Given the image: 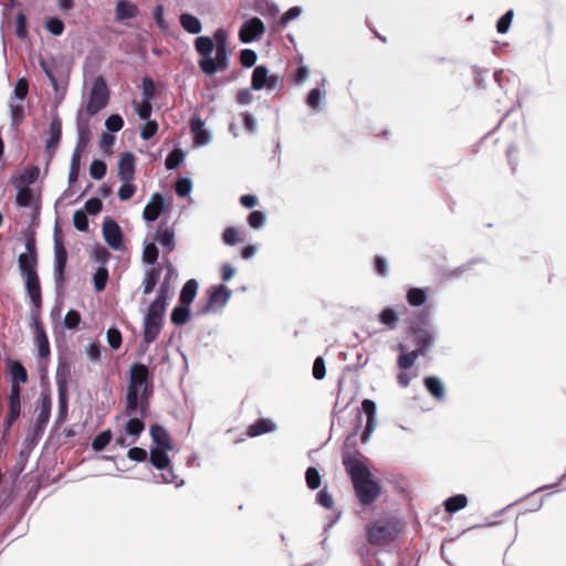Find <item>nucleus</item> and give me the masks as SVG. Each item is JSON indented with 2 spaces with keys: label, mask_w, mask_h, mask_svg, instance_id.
I'll return each instance as SVG.
<instances>
[{
  "label": "nucleus",
  "mask_w": 566,
  "mask_h": 566,
  "mask_svg": "<svg viewBox=\"0 0 566 566\" xmlns=\"http://www.w3.org/2000/svg\"><path fill=\"white\" fill-rule=\"evenodd\" d=\"M151 395L153 378L149 368L142 363H134L129 369L125 415H135L138 407L142 416L147 413Z\"/></svg>",
  "instance_id": "1"
},
{
  "label": "nucleus",
  "mask_w": 566,
  "mask_h": 566,
  "mask_svg": "<svg viewBox=\"0 0 566 566\" xmlns=\"http://www.w3.org/2000/svg\"><path fill=\"white\" fill-rule=\"evenodd\" d=\"M343 465L352 479L359 503L365 506L373 504L379 497L381 486L373 479L368 467L355 455L344 457Z\"/></svg>",
  "instance_id": "2"
},
{
  "label": "nucleus",
  "mask_w": 566,
  "mask_h": 566,
  "mask_svg": "<svg viewBox=\"0 0 566 566\" xmlns=\"http://www.w3.org/2000/svg\"><path fill=\"white\" fill-rule=\"evenodd\" d=\"M403 528L405 523L399 517L382 516L367 524V542L371 546L390 545L403 533Z\"/></svg>",
  "instance_id": "3"
},
{
  "label": "nucleus",
  "mask_w": 566,
  "mask_h": 566,
  "mask_svg": "<svg viewBox=\"0 0 566 566\" xmlns=\"http://www.w3.org/2000/svg\"><path fill=\"white\" fill-rule=\"evenodd\" d=\"M108 101L109 91L107 85L102 76H97L93 82L86 106L84 108H80L76 116L90 120L91 117L95 116L107 106Z\"/></svg>",
  "instance_id": "4"
},
{
  "label": "nucleus",
  "mask_w": 566,
  "mask_h": 566,
  "mask_svg": "<svg viewBox=\"0 0 566 566\" xmlns=\"http://www.w3.org/2000/svg\"><path fill=\"white\" fill-rule=\"evenodd\" d=\"M67 263V252L60 235L59 229L54 230V270L53 279L55 291L57 294H63L65 285V268Z\"/></svg>",
  "instance_id": "5"
},
{
  "label": "nucleus",
  "mask_w": 566,
  "mask_h": 566,
  "mask_svg": "<svg viewBox=\"0 0 566 566\" xmlns=\"http://www.w3.org/2000/svg\"><path fill=\"white\" fill-rule=\"evenodd\" d=\"M231 294V290L223 284L212 286L209 291L206 304L197 310L196 315L202 316L209 313L220 312L229 302Z\"/></svg>",
  "instance_id": "6"
},
{
  "label": "nucleus",
  "mask_w": 566,
  "mask_h": 566,
  "mask_svg": "<svg viewBox=\"0 0 566 566\" xmlns=\"http://www.w3.org/2000/svg\"><path fill=\"white\" fill-rule=\"evenodd\" d=\"M436 331L430 326H410V337L416 346L415 350L426 356L436 342Z\"/></svg>",
  "instance_id": "7"
},
{
  "label": "nucleus",
  "mask_w": 566,
  "mask_h": 566,
  "mask_svg": "<svg viewBox=\"0 0 566 566\" xmlns=\"http://www.w3.org/2000/svg\"><path fill=\"white\" fill-rule=\"evenodd\" d=\"M282 85V77L276 74H269L265 65L254 67L251 77V87L255 91H274Z\"/></svg>",
  "instance_id": "8"
},
{
  "label": "nucleus",
  "mask_w": 566,
  "mask_h": 566,
  "mask_svg": "<svg viewBox=\"0 0 566 566\" xmlns=\"http://www.w3.org/2000/svg\"><path fill=\"white\" fill-rule=\"evenodd\" d=\"M52 400L49 394L41 392L36 400V418L33 427L34 440L40 438L49 422L51 416Z\"/></svg>",
  "instance_id": "9"
},
{
  "label": "nucleus",
  "mask_w": 566,
  "mask_h": 566,
  "mask_svg": "<svg viewBox=\"0 0 566 566\" xmlns=\"http://www.w3.org/2000/svg\"><path fill=\"white\" fill-rule=\"evenodd\" d=\"M228 55V48H217L214 57L211 56L199 60V67L207 75H213L219 71H226L229 65Z\"/></svg>",
  "instance_id": "10"
},
{
  "label": "nucleus",
  "mask_w": 566,
  "mask_h": 566,
  "mask_svg": "<svg viewBox=\"0 0 566 566\" xmlns=\"http://www.w3.org/2000/svg\"><path fill=\"white\" fill-rule=\"evenodd\" d=\"M169 296V283L164 281L160 283L155 300L149 304L145 316L164 319L167 301Z\"/></svg>",
  "instance_id": "11"
},
{
  "label": "nucleus",
  "mask_w": 566,
  "mask_h": 566,
  "mask_svg": "<svg viewBox=\"0 0 566 566\" xmlns=\"http://www.w3.org/2000/svg\"><path fill=\"white\" fill-rule=\"evenodd\" d=\"M264 30V23L260 18H250L241 25L239 39L242 43H251L259 40L263 35Z\"/></svg>",
  "instance_id": "12"
},
{
  "label": "nucleus",
  "mask_w": 566,
  "mask_h": 566,
  "mask_svg": "<svg viewBox=\"0 0 566 566\" xmlns=\"http://www.w3.org/2000/svg\"><path fill=\"white\" fill-rule=\"evenodd\" d=\"M48 139L45 144V153L48 155V163L52 160L55 155V150L62 137V120L55 113L52 115V119L48 129Z\"/></svg>",
  "instance_id": "13"
},
{
  "label": "nucleus",
  "mask_w": 566,
  "mask_h": 566,
  "mask_svg": "<svg viewBox=\"0 0 566 566\" xmlns=\"http://www.w3.org/2000/svg\"><path fill=\"white\" fill-rule=\"evenodd\" d=\"M102 230L105 242L113 250L118 251L123 248V233L114 219L106 217L103 221Z\"/></svg>",
  "instance_id": "14"
},
{
  "label": "nucleus",
  "mask_w": 566,
  "mask_h": 566,
  "mask_svg": "<svg viewBox=\"0 0 566 566\" xmlns=\"http://www.w3.org/2000/svg\"><path fill=\"white\" fill-rule=\"evenodd\" d=\"M361 410L364 411V413L366 415V426H365V429L361 433V442L363 443H366L369 441L373 432L375 431L376 427H377V418H376V415H377V406H376V402L370 400V399H364L363 402H361Z\"/></svg>",
  "instance_id": "15"
},
{
  "label": "nucleus",
  "mask_w": 566,
  "mask_h": 566,
  "mask_svg": "<svg viewBox=\"0 0 566 566\" xmlns=\"http://www.w3.org/2000/svg\"><path fill=\"white\" fill-rule=\"evenodd\" d=\"M117 175L120 181H132L135 176V155L123 153L117 163Z\"/></svg>",
  "instance_id": "16"
},
{
  "label": "nucleus",
  "mask_w": 566,
  "mask_h": 566,
  "mask_svg": "<svg viewBox=\"0 0 566 566\" xmlns=\"http://www.w3.org/2000/svg\"><path fill=\"white\" fill-rule=\"evenodd\" d=\"M128 417L129 419L126 421L124 429L126 436L132 437L130 443H135L145 429L144 418L146 417V413L142 416L140 407H138L137 412Z\"/></svg>",
  "instance_id": "17"
},
{
  "label": "nucleus",
  "mask_w": 566,
  "mask_h": 566,
  "mask_svg": "<svg viewBox=\"0 0 566 566\" xmlns=\"http://www.w3.org/2000/svg\"><path fill=\"white\" fill-rule=\"evenodd\" d=\"M164 210L165 198L161 193L156 192L153 195L151 201L144 208L143 217L147 222H154Z\"/></svg>",
  "instance_id": "18"
},
{
  "label": "nucleus",
  "mask_w": 566,
  "mask_h": 566,
  "mask_svg": "<svg viewBox=\"0 0 566 566\" xmlns=\"http://www.w3.org/2000/svg\"><path fill=\"white\" fill-rule=\"evenodd\" d=\"M164 319L145 316L143 322V340L146 345L151 344L158 337Z\"/></svg>",
  "instance_id": "19"
},
{
  "label": "nucleus",
  "mask_w": 566,
  "mask_h": 566,
  "mask_svg": "<svg viewBox=\"0 0 566 566\" xmlns=\"http://www.w3.org/2000/svg\"><path fill=\"white\" fill-rule=\"evenodd\" d=\"M25 283L27 293L31 300L32 307L41 310L42 306V293L39 275L23 277Z\"/></svg>",
  "instance_id": "20"
},
{
  "label": "nucleus",
  "mask_w": 566,
  "mask_h": 566,
  "mask_svg": "<svg viewBox=\"0 0 566 566\" xmlns=\"http://www.w3.org/2000/svg\"><path fill=\"white\" fill-rule=\"evenodd\" d=\"M75 122L77 130V142L74 150L83 153V150L88 146L91 138L90 120L76 116Z\"/></svg>",
  "instance_id": "21"
},
{
  "label": "nucleus",
  "mask_w": 566,
  "mask_h": 566,
  "mask_svg": "<svg viewBox=\"0 0 566 566\" xmlns=\"http://www.w3.org/2000/svg\"><path fill=\"white\" fill-rule=\"evenodd\" d=\"M441 554L446 563L450 566H458L459 562V544L457 539H446L441 544Z\"/></svg>",
  "instance_id": "22"
},
{
  "label": "nucleus",
  "mask_w": 566,
  "mask_h": 566,
  "mask_svg": "<svg viewBox=\"0 0 566 566\" xmlns=\"http://www.w3.org/2000/svg\"><path fill=\"white\" fill-rule=\"evenodd\" d=\"M170 449L161 448V447H153L149 451V462L157 470H165L170 464V459L168 455V451Z\"/></svg>",
  "instance_id": "23"
},
{
  "label": "nucleus",
  "mask_w": 566,
  "mask_h": 566,
  "mask_svg": "<svg viewBox=\"0 0 566 566\" xmlns=\"http://www.w3.org/2000/svg\"><path fill=\"white\" fill-rule=\"evenodd\" d=\"M137 7L128 0H118L115 7V19L118 22L133 19L137 15Z\"/></svg>",
  "instance_id": "24"
},
{
  "label": "nucleus",
  "mask_w": 566,
  "mask_h": 566,
  "mask_svg": "<svg viewBox=\"0 0 566 566\" xmlns=\"http://www.w3.org/2000/svg\"><path fill=\"white\" fill-rule=\"evenodd\" d=\"M7 368L11 382L25 384L28 381V371L21 361L15 359L8 360Z\"/></svg>",
  "instance_id": "25"
},
{
  "label": "nucleus",
  "mask_w": 566,
  "mask_h": 566,
  "mask_svg": "<svg viewBox=\"0 0 566 566\" xmlns=\"http://www.w3.org/2000/svg\"><path fill=\"white\" fill-rule=\"evenodd\" d=\"M161 271V265L151 266L145 271L144 280L142 283L143 293L145 295H148L154 291L156 284L158 283Z\"/></svg>",
  "instance_id": "26"
},
{
  "label": "nucleus",
  "mask_w": 566,
  "mask_h": 566,
  "mask_svg": "<svg viewBox=\"0 0 566 566\" xmlns=\"http://www.w3.org/2000/svg\"><path fill=\"white\" fill-rule=\"evenodd\" d=\"M154 241L158 242L164 248L165 253H170L176 248L175 232L170 228L165 230L158 229L154 235Z\"/></svg>",
  "instance_id": "27"
},
{
  "label": "nucleus",
  "mask_w": 566,
  "mask_h": 566,
  "mask_svg": "<svg viewBox=\"0 0 566 566\" xmlns=\"http://www.w3.org/2000/svg\"><path fill=\"white\" fill-rule=\"evenodd\" d=\"M38 256L25 255L21 253L18 258V266L22 277L38 275Z\"/></svg>",
  "instance_id": "28"
},
{
  "label": "nucleus",
  "mask_w": 566,
  "mask_h": 566,
  "mask_svg": "<svg viewBox=\"0 0 566 566\" xmlns=\"http://www.w3.org/2000/svg\"><path fill=\"white\" fill-rule=\"evenodd\" d=\"M275 430L276 424L271 419L261 418L251 426H249L247 433L249 437H259L261 434L273 432Z\"/></svg>",
  "instance_id": "29"
},
{
  "label": "nucleus",
  "mask_w": 566,
  "mask_h": 566,
  "mask_svg": "<svg viewBox=\"0 0 566 566\" xmlns=\"http://www.w3.org/2000/svg\"><path fill=\"white\" fill-rule=\"evenodd\" d=\"M150 437L156 447L172 449V443L168 431L160 424L150 427Z\"/></svg>",
  "instance_id": "30"
},
{
  "label": "nucleus",
  "mask_w": 566,
  "mask_h": 566,
  "mask_svg": "<svg viewBox=\"0 0 566 566\" xmlns=\"http://www.w3.org/2000/svg\"><path fill=\"white\" fill-rule=\"evenodd\" d=\"M179 22L181 28L189 34H199L202 30L200 20L191 13H181L179 15Z\"/></svg>",
  "instance_id": "31"
},
{
  "label": "nucleus",
  "mask_w": 566,
  "mask_h": 566,
  "mask_svg": "<svg viewBox=\"0 0 566 566\" xmlns=\"http://www.w3.org/2000/svg\"><path fill=\"white\" fill-rule=\"evenodd\" d=\"M398 349L400 352V355L398 356L397 365L400 369L407 370L412 367L416 359L421 356L419 353H417L415 349L411 352H407V347L403 344L398 345Z\"/></svg>",
  "instance_id": "32"
},
{
  "label": "nucleus",
  "mask_w": 566,
  "mask_h": 566,
  "mask_svg": "<svg viewBox=\"0 0 566 566\" xmlns=\"http://www.w3.org/2000/svg\"><path fill=\"white\" fill-rule=\"evenodd\" d=\"M198 291V282L195 279L188 280L180 292L179 302L184 305L190 306L195 300Z\"/></svg>",
  "instance_id": "33"
},
{
  "label": "nucleus",
  "mask_w": 566,
  "mask_h": 566,
  "mask_svg": "<svg viewBox=\"0 0 566 566\" xmlns=\"http://www.w3.org/2000/svg\"><path fill=\"white\" fill-rule=\"evenodd\" d=\"M195 49L201 59L211 57V53L214 50V42L212 38L207 35H200L195 40Z\"/></svg>",
  "instance_id": "34"
},
{
  "label": "nucleus",
  "mask_w": 566,
  "mask_h": 566,
  "mask_svg": "<svg viewBox=\"0 0 566 566\" xmlns=\"http://www.w3.org/2000/svg\"><path fill=\"white\" fill-rule=\"evenodd\" d=\"M70 378V367L66 363H60L56 369L55 381L57 387V394H67Z\"/></svg>",
  "instance_id": "35"
},
{
  "label": "nucleus",
  "mask_w": 566,
  "mask_h": 566,
  "mask_svg": "<svg viewBox=\"0 0 566 566\" xmlns=\"http://www.w3.org/2000/svg\"><path fill=\"white\" fill-rule=\"evenodd\" d=\"M407 302L409 305L419 307L422 306L428 300V291L420 287H410L407 291Z\"/></svg>",
  "instance_id": "36"
},
{
  "label": "nucleus",
  "mask_w": 566,
  "mask_h": 566,
  "mask_svg": "<svg viewBox=\"0 0 566 566\" xmlns=\"http://www.w3.org/2000/svg\"><path fill=\"white\" fill-rule=\"evenodd\" d=\"M426 389L438 400L444 397V387L442 381L436 376H428L423 379Z\"/></svg>",
  "instance_id": "37"
},
{
  "label": "nucleus",
  "mask_w": 566,
  "mask_h": 566,
  "mask_svg": "<svg viewBox=\"0 0 566 566\" xmlns=\"http://www.w3.org/2000/svg\"><path fill=\"white\" fill-rule=\"evenodd\" d=\"M190 314V306L180 303L179 305L174 307L170 314V319L175 325L181 326L189 321Z\"/></svg>",
  "instance_id": "38"
},
{
  "label": "nucleus",
  "mask_w": 566,
  "mask_h": 566,
  "mask_svg": "<svg viewBox=\"0 0 566 566\" xmlns=\"http://www.w3.org/2000/svg\"><path fill=\"white\" fill-rule=\"evenodd\" d=\"M325 95L326 91L324 88H313L307 94L306 104L313 109L321 111V104L324 101Z\"/></svg>",
  "instance_id": "39"
},
{
  "label": "nucleus",
  "mask_w": 566,
  "mask_h": 566,
  "mask_svg": "<svg viewBox=\"0 0 566 566\" xmlns=\"http://www.w3.org/2000/svg\"><path fill=\"white\" fill-rule=\"evenodd\" d=\"M21 413V400H9V412L6 418V431H9Z\"/></svg>",
  "instance_id": "40"
},
{
  "label": "nucleus",
  "mask_w": 566,
  "mask_h": 566,
  "mask_svg": "<svg viewBox=\"0 0 566 566\" xmlns=\"http://www.w3.org/2000/svg\"><path fill=\"white\" fill-rule=\"evenodd\" d=\"M185 159V153L180 148H175L168 154L165 160V166L168 170L177 169Z\"/></svg>",
  "instance_id": "41"
},
{
  "label": "nucleus",
  "mask_w": 566,
  "mask_h": 566,
  "mask_svg": "<svg viewBox=\"0 0 566 566\" xmlns=\"http://www.w3.org/2000/svg\"><path fill=\"white\" fill-rule=\"evenodd\" d=\"M399 321L398 313L392 308H385L379 314V322L386 325L389 329H394Z\"/></svg>",
  "instance_id": "42"
},
{
  "label": "nucleus",
  "mask_w": 566,
  "mask_h": 566,
  "mask_svg": "<svg viewBox=\"0 0 566 566\" xmlns=\"http://www.w3.org/2000/svg\"><path fill=\"white\" fill-rule=\"evenodd\" d=\"M11 128L18 129L20 124L24 120V108L21 104L10 103L9 105Z\"/></svg>",
  "instance_id": "43"
},
{
  "label": "nucleus",
  "mask_w": 566,
  "mask_h": 566,
  "mask_svg": "<svg viewBox=\"0 0 566 566\" xmlns=\"http://www.w3.org/2000/svg\"><path fill=\"white\" fill-rule=\"evenodd\" d=\"M108 280V271L105 266H99L93 275L94 289L96 292L105 290Z\"/></svg>",
  "instance_id": "44"
},
{
  "label": "nucleus",
  "mask_w": 566,
  "mask_h": 566,
  "mask_svg": "<svg viewBox=\"0 0 566 566\" xmlns=\"http://www.w3.org/2000/svg\"><path fill=\"white\" fill-rule=\"evenodd\" d=\"M34 339L38 346V354L41 358H45L50 355V343L45 331H40L38 335H34Z\"/></svg>",
  "instance_id": "45"
},
{
  "label": "nucleus",
  "mask_w": 566,
  "mask_h": 566,
  "mask_svg": "<svg viewBox=\"0 0 566 566\" xmlns=\"http://www.w3.org/2000/svg\"><path fill=\"white\" fill-rule=\"evenodd\" d=\"M112 431L109 429L99 432L92 441L94 451H103L105 447L112 441Z\"/></svg>",
  "instance_id": "46"
},
{
  "label": "nucleus",
  "mask_w": 566,
  "mask_h": 566,
  "mask_svg": "<svg viewBox=\"0 0 566 566\" xmlns=\"http://www.w3.org/2000/svg\"><path fill=\"white\" fill-rule=\"evenodd\" d=\"M143 260L145 263L156 266L158 260V249L156 242L146 243L143 251Z\"/></svg>",
  "instance_id": "47"
},
{
  "label": "nucleus",
  "mask_w": 566,
  "mask_h": 566,
  "mask_svg": "<svg viewBox=\"0 0 566 566\" xmlns=\"http://www.w3.org/2000/svg\"><path fill=\"white\" fill-rule=\"evenodd\" d=\"M107 166L101 159H94L90 166V175L95 180H101L105 177Z\"/></svg>",
  "instance_id": "48"
},
{
  "label": "nucleus",
  "mask_w": 566,
  "mask_h": 566,
  "mask_svg": "<svg viewBox=\"0 0 566 566\" xmlns=\"http://www.w3.org/2000/svg\"><path fill=\"white\" fill-rule=\"evenodd\" d=\"M266 222V214L264 211L254 210L248 216V223L253 229H262Z\"/></svg>",
  "instance_id": "49"
},
{
  "label": "nucleus",
  "mask_w": 566,
  "mask_h": 566,
  "mask_svg": "<svg viewBox=\"0 0 566 566\" xmlns=\"http://www.w3.org/2000/svg\"><path fill=\"white\" fill-rule=\"evenodd\" d=\"M306 485L311 490H316L321 486V474L316 468L310 467L305 472Z\"/></svg>",
  "instance_id": "50"
},
{
  "label": "nucleus",
  "mask_w": 566,
  "mask_h": 566,
  "mask_svg": "<svg viewBox=\"0 0 566 566\" xmlns=\"http://www.w3.org/2000/svg\"><path fill=\"white\" fill-rule=\"evenodd\" d=\"M45 29L53 35H61L64 32V23L57 17H51L45 21Z\"/></svg>",
  "instance_id": "51"
},
{
  "label": "nucleus",
  "mask_w": 566,
  "mask_h": 566,
  "mask_svg": "<svg viewBox=\"0 0 566 566\" xmlns=\"http://www.w3.org/2000/svg\"><path fill=\"white\" fill-rule=\"evenodd\" d=\"M59 396V412H57V417H56V424H61L65 421L66 417H67V411H69V405H67V394H63V391H61V394H57Z\"/></svg>",
  "instance_id": "52"
},
{
  "label": "nucleus",
  "mask_w": 566,
  "mask_h": 566,
  "mask_svg": "<svg viewBox=\"0 0 566 566\" xmlns=\"http://www.w3.org/2000/svg\"><path fill=\"white\" fill-rule=\"evenodd\" d=\"M192 189V182L187 177H180L177 179L175 185V191L178 197H186L191 192Z\"/></svg>",
  "instance_id": "53"
},
{
  "label": "nucleus",
  "mask_w": 566,
  "mask_h": 566,
  "mask_svg": "<svg viewBox=\"0 0 566 566\" xmlns=\"http://www.w3.org/2000/svg\"><path fill=\"white\" fill-rule=\"evenodd\" d=\"M156 90L154 81L145 76L142 81V99L151 101L155 97Z\"/></svg>",
  "instance_id": "54"
},
{
  "label": "nucleus",
  "mask_w": 566,
  "mask_h": 566,
  "mask_svg": "<svg viewBox=\"0 0 566 566\" xmlns=\"http://www.w3.org/2000/svg\"><path fill=\"white\" fill-rule=\"evenodd\" d=\"M73 224L76 230L84 232L88 229L87 213L83 210H76L73 214Z\"/></svg>",
  "instance_id": "55"
},
{
  "label": "nucleus",
  "mask_w": 566,
  "mask_h": 566,
  "mask_svg": "<svg viewBox=\"0 0 566 566\" xmlns=\"http://www.w3.org/2000/svg\"><path fill=\"white\" fill-rule=\"evenodd\" d=\"M81 323V315L75 310H70L63 321V325L67 329H76Z\"/></svg>",
  "instance_id": "56"
},
{
  "label": "nucleus",
  "mask_w": 566,
  "mask_h": 566,
  "mask_svg": "<svg viewBox=\"0 0 566 566\" xmlns=\"http://www.w3.org/2000/svg\"><path fill=\"white\" fill-rule=\"evenodd\" d=\"M28 92H29L28 81L24 77L19 78L14 85L13 95H12L11 99L17 98V99L22 101L27 97Z\"/></svg>",
  "instance_id": "57"
},
{
  "label": "nucleus",
  "mask_w": 566,
  "mask_h": 566,
  "mask_svg": "<svg viewBox=\"0 0 566 566\" xmlns=\"http://www.w3.org/2000/svg\"><path fill=\"white\" fill-rule=\"evenodd\" d=\"M158 130V124L156 120L147 119L140 129V138L148 140L153 138Z\"/></svg>",
  "instance_id": "58"
},
{
  "label": "nucleus",
  "mask_w": 566,
  "mask_h": 566,
  "mask_svg": "<svg viewBox=\"0 0 566 566\" xmlns=\"http://www.w3.org/2000/svg\"><path fill=\"white\" fill-rule=\"evenodd\" d=\"M32 199H33L32 191L25 187V188L19 189L17 197H15V202L19 207L27 208V207L31 206Z\"/></svg>",
  "instance_id": "59"
},
{
  "label": "nucleus",
  "mask_w": 566,
  "mask_h": 566,
  "mask_svg": "<svg viewBox=\"0 0 566 566\" xmlns=\"http://www.w3.org/2000/svg\"><path fill=\"white\" fill-rule=\"evenodd\" d=\"M514 17L513 10H509L506 13H504L496 23V31L501 34H504L509 31L510 25L512 23Z\"/></svg>",
  "instance_id": "60"
},
{
  "label": "nucleus",
  "mask_w": 566,
  "mask_h": 566,
  "mask_svg": "<svg viewBox=\"0 0 566 566\" xmlns=\"http://www.w3.org/2000/svg\"><path fill=\"white\" fill-rule=\"evenodd\" d=\"M105 126L111 133L119 132L124 126V119L120 115L113 114L106 118Z\"/></svg>",
  "instance_id": "61"
},
{
  "label": "nucleus",
  "mask_w": 566,
  "mask_h": 566,
  "mask_svg": "<svg viewBox=\"0 0 566 566\" xmlns=\"http://www.w3.org/2000/svg\"><path fill=\"white\" fill-rule=\"evenodd\" d=\"M258 59L256 53L251 49H243L240 52V63L243 67H251L255 64Z\"/></svg>",
  "instance_id": "62"
},
{
  "label": "nucleus",
  "mask_w": 566,
  "mask_h": 566,
  "mask_svg": "<svg viewBox=\"0 0 566 566\" xmlns=\"http://www.w3.org/2000/svg\"><path fill=\"white\" fill-rule=\"evenodd\" d=\"M136 192V186L130 181H123V185L118 189V198L122 201L129 200Z\"/></svg>",
  "instance_id": "63"
},
{
  "label": "nucleus",
  "mask_w": 566,
  "mask_h": 566,
  "mask_svg": "<svg viewBox=\"0 0 566 566\" xmlns=\"http://www.w3.org/2000/svg\"><path fill=\"white\" fill-rule=\"evenodd\" d=\"M223 242L228 245H234L240 241V231L234 227H229L223 231Z\"/></svg>",
  "instance_id": "64"
}]
</instances>
